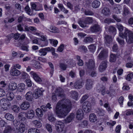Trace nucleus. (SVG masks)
Returning <instances> with one entry per match:
<instances>
[{
	"label": "nucleus",
	"mask_w": 133,
	"mask_h": 133,
	"mask_svg": "<svg viewBox=\"0 0 133 133\" xmlns=\"http://www.w3.org/2000/svg\"><path fill=\"white\" fill-rule=\"evenodd\" d=\"M49 48H42L38 50V54L41 56H44L47 54V52L49 51Z\"/></svg>",
	"instance_id": "12"
},
{
	"label": "nucleus",
	"mask_w": 133,
	"mask_h": 133,
	"mask_svg": "<svg viewBox=\"0 0 133 133\" xmlns=\"http://www.w3.org/2000/svg\"><path fill=\"white\" fill-rule=\"evenodd\" d=\"M49 40L50 41V43L51 44H52L54 46H56L58 43V41L57 40L50 39H49Z\"/></svg>",
	"instance_id": "51"
},
{
	"label": "nucleus",
	"mask_w": 133,
	"mask_h": 133,
	"mask_svg": "<svg viewBox=\"0 0 133 133\" xmlns=\"http://www.w3.org/2000/svg\"><path fill=\"white\" fill-rule=\"evenodd\" d=\"M41 40L43 41H45V44L44 45H41L42 46H45L47 45L48 44V42L46 39V38L44 36L42 35L41 36Z\"/></svg>",
	"instance_id": "43"
},
{
	"label": "nucleus",
	"mask_w": 133,
	"mask_h": 133,
	"mask_svg": "<svg viewBox=\"0 0 133 133\" xmlns=\"http://www.w3.org/2000/svg\"><path fill=\"white\" fill-rule=\"evenodd\" d=\"M34 67L36 69H39L41 67L40 63L38 61H36L34 65Z\"/></svg>",
	"instance_id": "53"
},
{
	"label": "nucleus",
	"mask_w": 133,
	"mask_h": 133,
	"mask_svg": "<svg viewBox=\"0 0 133 133\" xmlns=\"http://www.w3.org/2000/svg\"><path fill=\"white\" fill-rule=\"evenodd\" d=\"M25 10L26 11V12L29 15L31 16L32 15V13L30 14L31 10L29 7V6H26L25 8Z\"/></svg>",
	"instance_id": "48"
},
{
	"label": "nucleus",
	"mask_w": 133,
	"mask_h": 133,
	"mask_svg": "<svg viewBox=\"0 0 133 133\" xmlns=\"http://www.w3.org/2000/svg\"><path fill=\"white\" fill-rule=\"evenodd\" d=\"M88 48L90 51L94 52L96 48V46L94 44H91L88 46Z\"/></svg>",
	"instance_id": "34"
},
{
	"label": "nucleus",
	"mask_w": 133,
	"mask_h": 133,
	"mask_svg": "<svg viewBox=\"0 0 133 133\" xmlns=\"http://www.w3.org/2000/svg\"><path fill=\"white\" fill-rule=\"evenodd\" d=\"M36 114L39 117H42L43 115V112L41 109L39 108H37L36 110Z\"/></svg>",
	"instance_id": "32"
},
{
	"label": "nucleus",
	"mask_w": 133,
	"mask_h": 133,
	"mask_svg": "<svg viewBox=\"0 0 133 133\" xmlns=\"http://www.w3.org/2000/svg\"><path fill=\"white\" fill-rule=\"evenodd\" d=\"M87 67V71H91L94 70L95 68V64L94 61L92 59L90 60L87 63H86Z\"/></svg>",
	"instance_id": "6"
},
{
	"label": "nucleus",
	"mask_w": 133,
	"mask_h": 133,
	"mask_svg": "<svg viewBox=\"0 0 133 133\" xmlns=\"http://www.w3.org/2000/svg\"><path fill=\"white\" fill-rule=\"evenodd\" d=\"M30 74L36 82L40 83L42 82V80L41 78L36 72L33 71H31L30 72Z\"/></svg>",
	"instance_id": "7"
},
{
	"label": "nucleus",
	"mask_w": 133,
	"mask_h": 133,
	"mask_svg": "<svg viewBox=\"0 0 133 133\" xmlns=\"http://www.w3.org/2000/svg\"><path fill=\"white\" fill-rule=\"evenodd\" d=\"M28 75L24 72H23L22 73L21 76L22 78L26 79L28 77Z\"/></svg>",
	"instance_id": "63"
},
{
	"label": "nucleus",
	"mask_w": 133,
	"mask_h": 133,
	"mask_svg": "<svg viewBox=\"0 0 133 133\" xmlns=\"http://www.w3.org/2000/svg\"><path fill=\"white\" fill-rule=\"evenodd\" d=\"M63 92V90L60 87L57 88L56 89V94L59 97H64L65 95Z\"/></svg>",
	"instance_id": "13"
},
{
	"label": "nucleus",
	"mask_w": 133,
	"mask_h": 133,
	"mask_svg": "<svg viewBox=\"0 0 133 133\" xmlns=\"http://www.w3.org/2000/svg\"><path fill=\"white\" fill-rule=\"evenodd\" d=\"M116 55L113 54H111L110 56V61L111 62H114L116 60Z\"/></svg>",
	"instance_id": "39"
},
{
	"label": "nucleus",
	"mask_w": 133,
	"mask_h": 133,
	"mask_svg": "<svg viewBox=\"0 0 133 133\" xmlns=\"http://www.w3.org/2000/svg\"><path fill=\"white\" fill-rule=\"evenodd\" d=\"M10 74L11 75L13 76H18L21 74V72L16 68H13L11 70Z\"/></svg>",
	"instance_id": "16"
},
{
	"label": "nucleus",
	"mask_w": 133,
	"mask_h": 133,
	"mask_svg": "<svg viewBox=\"0 0 133 133\" xmlns=\"http://www.w3.org/2000/svg\"><path fill=\"white\" fill-rule=\"evenodd\" d=\"M116 25L117 26L118 29L119 31H122L124 27L123 25L120 23H118Z\"/></svg>",
	"instance_id": "54"
},
{
	"label": "nucleus",
	"mask_w": 133,
	"mask_h": 133,
	"mask_svg": "<svg viewBox=\"0 0 133 133\" xmlns=\"http://www.w3.org/2000/svg\"><path fill=\"white\" fill-rule=\"evenodd\" d=\"M5 91L3 89L0 88V97H2L5 95Z\"/></svg>",
	"instance_id": "61"
},
{
	"label": "nucleus",
	"mask_w": 133,
	"mask_h": 133,
	"mask_svg": "<svg viewBox=\"0 0 133 133\" xmlns=\"http://www.w3.org/2000/svg\"><path fill=\"white\" fill-rule=\"evenodd\" d=\"M71 107V104L70 100L64 99L58 102L54 110L58 117L64 118L70 112Z\"/></svg>",
	"instance_id": "1"
},
{
	"label": "nucleus",
	"mask_w": 133,
	"mask_h": 133,
	"mask_svg": "<svg viewBox=\"0 0 133 133\" xmlns=\"http://www.w3.org/2000/svg\"><path fill=\"white\" fill-rule=\"evenodd\" d=\"M26 117L28 119H32L34 116L35 112L33 110H31L28 111L26 113Z\"/></svg>",
	"instance_id": "23"
},
{
	"label": "nucleus",
	"mask_w": 133,
	"mask_h": 133,
	"mask_svg": "<svg viewBox=\"0 0 133 133\" xmlns=\"http://www.w3.org/2000/svg\"><path fill=\"white\" fill-rule=\"evenodd\" d=\"M112 18L117 22H120L121 21V19L118 18L117 16L116 15H112Z\"/></svg>",
	"instance_id": "60"
},
{
	"label": "nucleus",
	"mask_w": 133,
	"mask_h": 133,
	"mask_svg": "<svg viewBox=\"0 0 133 133\" xmlns=\"http://www.w3.org/2000/svg\"><path fill=\"white\" fill-rule=\"evenodd\" d=\"M84 13L85 14L87 15H92L94 14V13L91 11L89 10H85Z\"/></svg>",
	"instance_id": "58"
},
{
	"label": "nucleus",
	"mask_w": 133,
	"mask_h": 133,
	"mask_svg": "<svg viewBox=\"0 0 133 133\" xmlns=\"http://www.w3.org/2000/svg\"><path fill=\"white\" fill-rule=\"evenodd\" d=\"M49 65L51 68L50 72V73L51 74V76H52L54 71V67L53 64L51 62L48 63Z\"/></svg>",
	"instance_id": "42"
},
{
	"label": "nucleus",
	"mask_w": 133,
	"mask_h": 133,
	"mask_svg": "<svg viewBox=\"0 0 133 133\" xmlns=\"http://www.w3.org/2000/svg\"><path fill=\"white\" fill-rule=\"evenodd\" d=\"M102 13L105 16H108L110 14V12L109 9L107 7H104L102 10Z\"/></svg>",
	"instance_id": "26"
},
{
	"label": "nucleus",
	"mask_w": 133,
	"mask_h": 133,
	"mask_svg": "<svg viewBox=\"0 0 133 133\" xmlns=\"http://www.w3.org/2000/svg\"><path fill=\"white\" fill-rule=\"evenodd\" d=\"M100 52L98 56V58L101 60L104 59L108 56V50L104 49L103 48L102 46L98 47L97 51V53Z\"/></svg>",
	"instance_id": "3"
},
{
	"label": "nucleus",
	"mask_w": 133,
	"mask_h": 133,
	"mask_svg": "<svg viewBox=\"0 0 133 133\" xmlns=\"http://www.w3.org/2000/svg\"><path fill=\"white\" fill-rule=\"evenodd\" d=\"M94 81L90 79H87L85 85V88L87 90L91 89L92 88Z\"/></svg>",
	"instance_id": "11"
},
{
	"label": "nucleus",
	"mask_w": 133,
	"mask_h": 133,
	"mask_svg": "<svg viewBox=\"0 0 133 133\" xmlns=\"http://www.w3.org/2000/svg\"><path fill=\"white\" fill-rule=\"evenodd\" d=\"M76 57L78 61V64L79 66H82L83 64V61L81 59V57L80 56L77 55L76 56Z\"/></svg>",
	"instance_id": "37"
},
{
	"label": "nucleus",
	"mask_w": 133,
	"mask_h": 133,
	"mask_svg": "<svg viewBox=\"0 0 133 133\" xmlns=\"http://www.w3.org/2000/svg\"><path fill=\"white\" fill-rule=\"evenodd\" d=\"M12 109L13 111L14 112H18L19 110V108L17 106L14 105L13 106Z\"/></svg>",
	"instance_id": "56"
},
{
	"label": "nucleus",
	"mask_w": 133,
	"mask_h": 133,
	"mask_svg": "<svg viewBox=\"0 0 133 133\" xmlns=\"http://www.w3.org/2000/svg\"><path fill=\"white\" fill-rule=\"evenodd\" d=\"M8 102L6 101L5 99L3 98L0 101V104L3 108H8L7 107H8V104H7Z\"/></svg>",
	"instance_id": "20"
},
{
	"label": "nucleus",
	"mask_w": 133,
	"mask_h": 133,
	"mask_svg": "<svg viewBox=\"0 0 133 133\" xmlns=\"http://www.w3.org/2000/svg\"><path fill=\"white\" fill-rule=\"evenodd\" d=\"M123 14L125 16L127 15L130 13L128 8L126 7L125 6H124L123 7Z\"/></svg>",
	"instance_id": "45"
},
{
	"label": "nucleus",
	"mask_w": 133,
	"mask_h": 133,
	"mask_svg": "<svg viewBox=\"0 0 133 133\" xmlns=\"http://www.w3.org/2000/svg\"><path fill=\"white\" fill-rule=\"evenodd\" d=\"M88 97L89 95L87 94H86L83 95L81 100L80 103H83V102L88 98Z\"/></svg>",
	"instance_id": "52"
},
{
	"label": "nucleus",
	"mask_w": 133,
	"mask_h": 133,
	"mask_svg": "<svg viewBox=\"0 0 133 133\" xmlns=\"http://www.w3.org/2000/svg\"><path fill=\"white\" fill-rule=\"evenodd\" d=\"M97 111L100 116H102L104 115L105 111L102 109H98Z\"/></svg>",
	"instance_id": "46"
},
{
	"label": "nucleus",
	"mask_w": 133,
	"mask_h": 133,
	"mask_svg": "<svg viewBox=\"0 0 133 133\" xmlns=\"http://www.w3.org/2000/svg\"><path fill=\"white\" fill-rule=\"evenodd\" d=\"M88 124V122L86 120H84L82 122L80 125L83 128H85L86 127Z\"/></svg>",
	"instance_id": "47"
},
{
	"label": "nucleus",
	"mask_w": 133,
	"mask_h": 133,
	"mask_svg": "<svg viewBox=\"0 0 133 133\" xmlns=\"http://www.w3.org/2000/svg\"><path fill=\"white\" fill-rule=\"evenodd\" d=\"M105 42L106 44H110L112 42V38L111 36L106 35L104 37Z\"/></svg>",
	"instance_id": "24"
},
{
	"label": "nucleus",
	"mask_w": 133,
	"mask_h": 133,
	"mask_svg": "<svg viewBox=\"0 0 133 133\" xmlns=\"http://www.w3.org/2000/svg\"><path fill=\"white\" fill-rule=\"evenodd\" d=\"M89 118L90 121L92 122H95L97 119L96 116L94 113H92L90 114Z\"/></svg>",
	"instance_id": "25"
},
{
	"label": "nucleus",
	"mask_w": 133,
	"mask_h": 133,
	"mask_svg": "<svg viewBox=\"0 0 133 133\" xmlns=\"http://www.w3.org/2000/svg\"><path fill=\"white\" fill-rule=\"evenodd\" d=\"M39 131L35 128H31L29 130L28 133H39Z\"/></svg>",
	"instance_id": "49"
},
{
	"label": "nucleus",
	"mask_w": 133,
	"mask_h": 133,
	"mask_svg": "<svg viewBox=\"0 0 133 133\" xmlns=\"http://www.w3.org/2000/svg\"><path fill=\"white\" fill-rule=\"evenodd\" d=\"M17 87V84L15 82H13L9 84V88L10 90H13L16 88Z\"/></svg>",
	"instance_id": "28"
},
{
	"label": "nucleus",
	"mask_w": 133,
	"mask_h": 133,
	"mask_svg": "<svg viewBox=\"0 0 133 133\" xmlns=\"http://www.w3.org/2000/svg\"><path fill=\"white\" fill-rule=\"evenodd\" d=\"M12 129L10 126L6 125L5 126L4 132L10 133Z\"/></svg>",
	"instance_id": "35"
},
{
	"label": "nucleus",
	"mask_w": 133,
	"mask_h": 133,
	"mask_svg": "<svg viewBox=\"0 0 133 133\" xmlns=\"http://www.w3.org/2000/svg\"><path fill=\"white\" fill-rule=\"evenodd\" d=\"M133 78V74L132 73L128 74L126 77V79L128 81H130Z\"/></svg>",
	"instance_id": "50"
},
{
	"label": "nucleus",
	"mask_w": 133,
	"mask_h": 133,
	"mask_svg": "<svg viewBox=\"0 0 133 133\" xmlns=\"http://www.w3.org/2000/svg\"><path fill=\"white\" fill-rule=\"evenodd\" d=\"M119 36L122 38H125L128 43H133V33L127 29L125 30L123 33L120 32Z\"/></svg>",
	"instance_id": "2"
},
{
	"label": "nucleus",
	"mask_w": 133,
	"mask_h": 133,
	"mask_svg": "<svg viewBox=\"0 0 133 133\" xmlns=\"http://www.w3.org/2000/svg\"><path fill=\"white\" fill-rule=\"evenodd\" d=\"M26 100L28 101H32L33 97V94L31 91L28 92L25 95Z\"/></svg>",
	"instance_id": "22"
},
{
	"label": "nucleus",
	"mask_w": 133,
	"mask_h": 133,
	"mask_svg": "<svg viewBox=\"0 0 133 133\" xmlns=\"http://www.w3.org/2000/svg\"><path fill=\"white\" fill-rule=\"evenodd\" d=\"M5 117L7 120L11 121L14 119V117L12 115L9 113H7L5 114Z\"/></svg>",
	"instance_id": "30"
},
{
	"label": "nucleus",
	"mask_w": 133,
	"mask_h": 133,
	"mask_svg": "<svg viewBox=\"0 0 133 133\" xmlns=\"http://www.w3.org/2000/svg\"><path fill=\"white\" fill-rule=\"evenodd\" d=\"M107 67V62L106 61H103L100 63L98 68L99 71L102 72L105 70Z\"/></svg>",
	"instance_id": "10"
},
{
	"label": "nucleus",
	"mask_w": 133,
	"mask_h": 133,
	"mask_svg": "<svg viewBox=\"0 0 133 133\" xmlns=\"http://www.w3.org/2000/svg\"><path fill=\"white\" fill-rule=\"evenodd\" d=\"M84 82L82 79L76 81L74 85L75 89H79L81 88L84 84Z\"/></svg>",
	"instance_id": "9"
},
{
	"label": "nucleus",
	"mask_w": 133,
	"mask_h": 133,
	"mask_svg": "<svg viewBox=\"0 0 133 133\" xmlns=\"http://www.w3.org/2000/svg\"><path fill=\"white\" fill-rule=\"evenodd\" d=\"M33 123L35 125L36 127L37 128H40L42 126L41 122L37 120H35L33 121Z\"/></svg>",
	"instance_id": "41"
},
{
	"label": "nucleus",
	"mask_w": 133,
	"mask_h": 133,
	"mask_svg": "<svg viewBox=\"0 0 133 133\" xmlns=\"http://www.w3.org/2000/svg\"><path fill=\"white\" fill-rule=\"evenodd\" d=\"M97 88L99 90V92H101V94L104 95L105 94V87L102 84H98L97 86Z\"/></svg>",
	"instance_id": "18"
},
{
	"label": "nucleus",
	"mask_w": 133,
	"mask_h": 133,
	"mask_svg": "<svg viewBox=\"0 0 133 133\" xmlns=\"http://www.w3.org/2000/svg\"><path fill=\"white\" fill-rule=\"evenodd\" d=\"M75 117V115L73 113H71L64 120L65 123H69L73 120Z\"/></svg>",
	"instance_id": "17"
},
{
	"label": "nucleus",
	"mask_w": 133,
	"mask_h": 133,
	"mask_svg": "<svg viewBox=\"0 0 133 133\" xmlns=\"http://www.w3.org/2000/svg\"><path fill=\"white\" fill-rule=\"evenodd\" d=\"M93 20L92 17H87L85 18L84 21H82L81 20L78 21V23L80 26L82 28L87 27L86 24H89L92 23Z\"/></svg>",
	"instance_id": "4"
},
{
	"label": "nucleus",
	"mask_w": 133,
	"mask_h": 133,
	"mask_svg": "<svg viewBox=\"0 0 133 133\" xmlns=\"http://www.w3.org/2000/svg\"><path fill=\"white\" fill-rule=\"evenodd\" d=\"M46 128L48 131L50 132H51V127L50 124H46Z\"/></svg>",
	"instance_id": "62"
},
{
	"label": "nucleus",
	"mask_w": 133,
	"mask_h": 133,
	"mask_svg": "<svg viewBox=\"0 0 133 133\" xmlns=\"http://www.w3.org/2000/svg\"><path fill=\"white\" fill-rule=\"evenodd\" d=\"M25 89V85L23 83H21L19 87L17 88L16 92L18 93L19 92H22Z\"/></svg>",
	"instance_id": "21"
},
{
	"label": "nucleus",
	"mask_w": 133,
	"mask_h": 133,
	"mask_svg": "<svg viewBox=\"0 0 133 133\" xmlns=\"http://www.w3.org/2000/svg\"><path fill=\"white\" fill-rule=\"evenodd\" d=\"M76 118L79 120L82 119L83 117L84 113L83 110L81 109H79L76 112Z\"/></svg>",
	"instance_id": "14"
},
{
	"label": "nucleus",
	"mask_w": 133,
	"mask_h": 133,
	"mask_svg": "<svg viewBox=\"0 0 133 133\" xmlns=\"http://www.w3.org/2000/svg\"><path fill=\"white\" fill-rule=\"evenodd\" d=\"M93 41V38L90 37H86L84 40V42L86 43L92 42Z\"/></svg>",
	"instance_id": "40"
},
{
	"label": "nucleus",
	"mask_w": 133,
	"mask_h": 133,
	"mask_svg": "<svg viewBox=\"0 0 133 133\" xmlns=\"http://www.w3.org/2000/svg\"><path fill=\"white\" fill-rule=\"evenodd\" d=\"M49 29V30L51 32L57 33L58 32V29L55 26H51Z\"/></svg>",
	"instance_id": "33"
},
{
	"label": "nucleus",
	"mask_w": 133,
	"mask_h": 133,
	"mask_svg": "<svg viewBox=\"0 0 133 133\" xmlns=\"http://www.w3.org/2000/svg\"><path fill=\"white\" fill-rule=\"evenodd\" d=\"M83 106L91 108V105L90 103L88 101H86L83 103Z\"/></svg>",
	"instance_id": "44"
},
{
	"label": "nucleus",
	"mask_w": 133,
	"mask_h": 133,
	"mask_svg": "<svg viewBox=\"0 0 133 133\" xmlns=\"http://www.w3.org/2000/svg\"><path fill=\"white\" fill-rule=\"evenodd\" d=\"M71 95L74 97V98H76L78 96V93L76 91H71Z\"/></svg>",
	"instance_id": "57"
},
{
	"label": "nucleus",
	"mask_w": 133,
	"mask_h": 133,
	"mask_svg": "<svg viewBox=\"0 0 133 133\" xmlns=\"http://www.w3.org/2000/svg\"><path fill=\"white\" fill-rule=\"evenodd\" d=\"M90 30L92 32H97L100 30L101 28L98 24H95L91 27Z\"/></svg>",
	"instance_id": "15"
},
{
	"label": "nucleus",
	"mask_w": 133,
	"mask_h": 133,
	"mask_svg": "<svg viewBox=\"0 0 133 133\" xmlns=\"http://www.w3.org/2000/svg\"><path fill=\"white\" fill-rule=\"evenodd\" d=\"M64 124L61 121H57L56 122V130L58 132H61L63 131L65 132L64 130Z\"/></svg>",
	"instance_id": "5"
},
{
	"label": "nucleus",
	"mask_w": 133,
	"mask_h": 133,
	"mask_svg": "<svg viewBox=\"0 0 133 133\" xmlns=\"http://www.w3.org/2000/svg\"><path fill=\"white\" fill-rule=\"evenodd\" d=\"M7 99L9 101L13 99L14 97V94L12 92L8 93L6 95Z\"/></svg>",
	"instance_id": "31"
},
{
	"label": "nucleus",
	"mask_w": 133,
	"mask_h": 133,
	"mask_svg": "<svg viewBox=\"0 0 133 133\" xmlns=\"http://www.w3.org/2000/svg\"><path fill=\"white\" fill-rule=\"evenodd\" d=\"M100 4L99 1H95L93 2L92 3V6L95 8H98Z\"/></svg>",
	"instance_id": "38"
},
{
	"label": "nucleus",
	"mask_w": 133,
	"mask_h": 133,
	"mask_svg": "<svg viewBox=\"0 0 133 133\" xmlns=\"http://www.w3.org/2000/svg\"><path fill=\"white\" fill-rule=\"evenodd\" d=\"M25 125L24 124L21 123L19 125V131L20 132L23 133L24 132L25 130Z\"/></svg>",
	"instance_id": "29"
},
{
	"label": "nucleus",
	"mask_w": 133,
	"mask_h": 133,
	"mask_svg": "<svg viewBox=\"0 0 133 133\" xmlns=\"http://www.w3.org/2000/svg\"><path fill=\"white\" fill-rule=\"evenodd\" d=\"M64 45L63 44H61L58 48V50L60 52H62L64 49Z\"/></svg>",
	"instance_id": "64"
},
{
	"label": "nucleus",
	"mask_w": 133,
	"mask_h": 133,
	"mask_svg": "<svg viewBox=\"0 0 133 133\" xmlns=\"http://www.w3.org/2000/svg\"><path fill=\"white\" fill-rule=\"evenodd\" d=\"M30 107L29 103L26 101L23 102L21 106V108L23 110H26L29 108Z\"/></svg>",
	"instance_id": "19"
},
{
	"label": "nucleus",
	"mask_w": 133,
	"mask_h": 133,
	"mask_svg": "<svg viewBox=\"0 0 133 133\" xmlns=\"http://www.w3.org/2000/svg\"><path fill=\"white\" fill-rule=\"evenodd\" d=\"M26 113L21 112L18 115V118L20 120H24L25 118L26 117Z\"/></svg>",
	"instance_id": "27"
},
{
	"label": "nucleus",
	"mask_w": 133,
	"mask_h": 133,
	"mask_svg": "<svg viewBox=\"0 0 133 133\" xmlns=\"http://www.w3.org/2000/svg\"><path fill=\"white\" fill-rule=\"evenodd\" d=\"M59 65V67L60 68L63 70H65L68 66L67 64L63 63H60Z\"/></svg>",
	"instance_id": "36"
},
{
	"label": "nucleus",
	"mask_w": 133,
	"mask_h": 133,
	"mask_svg": "<svg viewBox=\"0 0 133 133\" xmlns=\"http://www.w3.org/2000/svg\"><path fill=\"white\" fill-rule=\"evenodd\" d=\"M82 108L84 112L86 113L89 112L90 111L91 108L84 106H82Z\"/></svg>",
	"instance_id": "59"
},
{
	"label": "nucleus",
	"mask_w": 133,
	"mask_h": 133,
	"mask_svg": "<svg viewBox=\"0 0 133 133\" xmlns=\"http://www.w3.org/2000/svg\"><path fill=\"white\" fill-rule=\"evenodd\" d=\"M108 30L110 32H116V29L113 26H110Z\"/></svg>",
	"instance_id": "55"
},
{
	"label": "nucleus",
	"mask_w": 133,
	"mask_h": 133,
	"mask_svg": "<svg viewBox=\"0 0 133 133\" xmlns=\"http://www.w3.org/2000/svg\"><path fill=\"white\" fill-rule=\"evenodd\" d=\"M42 88L41 89H37L35 90L33 94V97L36 99L37 98L43 95V91L42 90Z\"/></svg>",
	"instance_id": "8"
}]
</instances>
